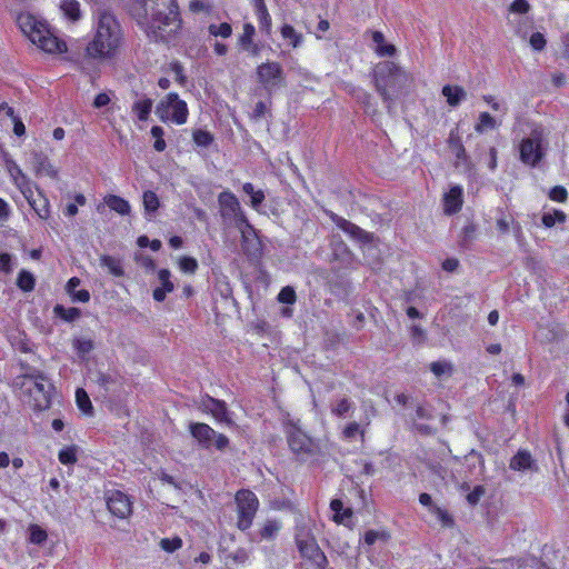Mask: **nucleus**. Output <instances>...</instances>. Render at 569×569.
Segmentation results:
<instances>
[{"mask_svg": "<svg viewBox=\"0 0 569 569\" xmlns=\"http://www.w3.org/2000/svg\"><path fill=\"white\" fill-rule=\"evenodd\" d=\"M328 214H329L331 221L339 229H341L343 232L349 234L352 239L358 240V241H369L370 240L369 234L366 231H363L361 228H359L358 226L351 223L350 221L346 220L342 217H339L338 214H336L333 212H329Z\"/></svg>", "mask_w": 569, "mask_h": 569, "instance_id": "obj_16", "label": "nucleus"}, {"mask_svg": "<svg viewBox=\"0 0 569 569\" xmlns=\"http://www.w3.org/2000/svg\"><path fill=\"white\" fill-rule=\"evenodd\" d=\"M238 228L241 233V246L246 253L252 254L259 249V241L256 236L253 228L249 224L247 219H242L238 223Z\"/></svg>", "mask_w": 569, "mask_h": 569, "instance_id": "obj_17", "label": "nucleus"}, {"mask_svg": "<svg viewBox=\"0 0 569 569\" xmlns=\"http://www.w3.org/2000/svg\"><path fill=\"white\" fill-rule=\"evenodd\" d=\"M350 409V403L347 399H341L336 407L332 409V412L338 417H343Z\"/></svg>", "mask_w": 569, "mask_h": 569, "instance_id": "obj_57", "label": "nucleus"}, {"mask_svg": "<svg viewBox=\"0 0 569 569\" xmlns=\"http://www.w3.org/2000/svg\"><path fill=\"white\" fill-rule=\"evenodd\" d=\"M259 83L269 92H273L284 86V72L280 63L268 61L257 67Z\"/></svg>", "mask_w": 569, "mask_h": 569, "instance_id": "obj_10", "label": "nucleus"}, {"mask_svg": "<svg viewBox=\"0 0 569 569\" xmlns=\"http://www.w3.org/2000/svg\"><path fill=\"white\" fill-rule=\"evenodd\" d=\"M254 9L260 29L266 33L271 31V17L263 0H254Z\"/></svg>", "mask_w": 569, "mask_h": 569, "instance_id": "obj_25", "label": "nucleus"}, {"mask_svg": "<svg viewBox=\"0 0 569 569\" xmlns=\"http://www.w3.org/2000/svg\"><path fill=\"white\" fill-rule=\"evenodd\" d=\"M19 191L22 193L24 199L30 202L31 200L36 199V196L38 194V190H40L36 183H33L30 179L26 180L24 182L17 186Z\"/></svg>", "mask_w": 569, "mask_h": 569, "instance_id": "obj_39", "label": "nucleus"}, {"mask_svg": "<svg viewBox=\"0 0 569 569\" xmlns=\"http://www.w3.org/2000/svg\"><path fill=\"white\" fill-rule=\"evenodd\" d=\"M131 13L154 41H169L181 28L178 6L173 0H136Z\"/></svg>", "mask_w": 569, "mask_h": 569, "instance_id": "obj_1", "label": "nucleus"}, {"mask_svg": "<svg viewBox=\"0 0 569 569\" xmlns=\"http://www.w3.org/2000/svg\"><path fill=\"white\" fill-rule=\"evenodd\" d=\"M71 298L73 301H79V302H88L89 299H90V293L88 290H77L74 291L73 293H70Z\"/></svg>", "mask_w": 569, "mask_h": 569, "instance_id": "obj_60", "label": "nucleus"}, {"mask_svg": "<svg viewBox=\"0 0 569 569\" xmlns=\"http://www.w3.org/2000/svg\"><path fill=\"white\" fill-rule=\"evenodd\" d=\"M104 202L111 210L118 212L119 214L127 216L131 211L130 203L119 196H107L104 198Z\"/></svg>", "mask_w": 569, "mask_h": 569, "instance_id": "obj_26", "label": "nucleus"}, {"mask_svg": "<svg viewBox=\"0 0 569 569\" xmlns=\"http://www.w3.org/2000/svg\"><path fill=\"white\" fill-rule=\"evenodd\" d=\"M331 510L335 512L333 520L338 523L345 522L348 518L351 517V509H343L342 501L335 499L330 503Z\"/></svg>", "mask_w": 569, "mask_h": 569, "instance_id": "obj_31", "label": "nucleus"}, {"mask_svg": "<svg viewBox=\"0 0 569 569\" xmlns=\"http://www.w3.org/2000/svg\"><path fill=\"white\" fill-rule=\"evenodd\" d=\"M510 469L515 471H537L538 467L530 452L519 450L509 462Z\"/></svg>", "mask_w": 569, "mask_h": 569, "instance_id": "obj_20", "label": "nucleus"}, {"mask_svg": "<svg viewBox=\"0 0 569 569\" xmlns=\"http://www.w3.org/2000/svg\"><path fill=\"white\" fill-rule=\"evenodd\" d=\"M278 300L282 303L292 305L296 302V292L291 287H284L278 295Z\"/></svg>", "mask_w": 569, "mask_h": 569, "instance_id": "obj_51", "label": "nucleus"}, {"mask_svg": "<svg viewBox=\"0 0 569 569\" xmlns=\"http://www.w3.org/2000/svg\"><path fill=\"white\" fill-rule=\"evenodd\" d=\"M170 278L171 272L168 269H160L158 271V280L160 282V286L154 288L152 292V297L156 301H163L167 295L174 290V284Z\"/></svg>", "mask_w": 569, "mask_h": 569, "instance_id": "obj_19", "label": "nucleus"}, {"mask_svg": "<svg viewBox=\"0 0 569 569\" xmlns=\"http://www.w3.org/2000/svg\"><path fill=\"white\" fill-rule=\"evenodd\" d=\"M77 451L78 448L76 446H70L61 449L59 451V461L62 465H74L77 462Z\"/></svg>", "mask_w": 569, "mask_h": 569, "instance_id": "obj_40", "label": "nucleus"}, {"mask_svg": "<svg viewBox=\"0 0 569 569\" xmlns=\"http://www.w3.org/2000/svg\"><path fill=\"white\" fill-rule=\"evenodd\" d=\"M189 10L193 13L209 12L210 6L203 2L202 0H190Z\"/></svg>", "mask_w": 569, "mask_h": 569, "instance_id": "obj_53", "label": "nucleus"}, {"mask_svg": "<svg viewBox=\"0 0 569 569\" xmlns=\"http://www.w3.org/2000/svg\"><path fill=\"white\" fill-rule=\"evenodd\" d=\"M430 370L437 378L450 377L453 366L449 361H435L430 365Z\"/></svg>", "mask_w": 569, "mask_h": 569, "instance_id": "obj_34", "label": "nucleus"}, {"mask_svg": "<svg viewBox=\"0 0 569 569\" xmlns=\"http://www.w3.org/2000/svg\"><path fill=\"white\" fill-rule=\"evenodd\" d=\"M108 510L119 519H127L132 513V500L122 491L111 490L106 493Z\"/></svg>", "mask_w": 569, "mask_h": 569, "instance_id": "obj_12", "label": "nucleus"}, {"mask_svg": "<svg viewBox=\"0 0 569 569\" xmlns=\"http://www.w3.org/2000/svg\"><path fill=\"white\" fill-rule=\"evenodd\" d=\"M100 262L102 267H106L111 274L114 277H121L123 274V269L121 267V263L118 259L111 257V256H101Z\"/></svg>", "mask_w": 569, "mask_h": 569, "instance_id": "obj_33", "label": "nucleus"}, {"mask_svg": "<svg viewBox=\"0 0 569 569\" xmlns=\"http://www.w3.org/2000/svg\"><path fill=\"white\" fill-rule=\"evenodd\" d=\"M280 529V522L276 520H267L260 530V537L266 540H271L278 535Z\"/></svg>", "mask_w": 569, "mask_h": 569, "instance_id": "obj_36", "label": "nucleus"}, {"mask_svg": "<svg viewBox=\"0 0 569 569\" xmlns=\"http://www.w3.org/2000/svg\"><path fill=\"white\" fill-rule=\"evenodd\" d=\"M54 312L67 321H73L80 317V310L77 308H63L62 306H56Z\"/></svg>", "mask_w": 569, "mask_h": 569, "instance_id": "obj_46", "label": "nucleus"}, {"mask_svg": "<svg viewBox=\"0 0 569 569\" xmlns=\"http://www.w3.org/2000/svg\"><path fill=\"white\" fill-rule=\"evenodd\" d=\"M159 545L164 551L173 552L182 547V540L179 537L163 538Z\"/></svg>", "mask_w": 569, "mask_h": 569, "instance_id": "obj_49", "label": "nucleus"}, {"mask_svg": "<svg viewBox=\"0 0 569 569\" xmlns=\"http://www.w3.org/2000/svg\"><path fill=\"white\" fill-rule=\"evenodd\" d=\"M218 203L222 218H234L238 219L239 222L242 221V219H246L241 211L240 203L232 192H221L218 197Z\"/></svg>", "mask_w": 569, "mask_h": 569, "instance_id": "obj_13", "label": "nucleus"}, {"mask_svg": "<svg viewBox=\"0 0 569 569\" xmlns=\"http://www.w3.org/2000/svg\"><path fill=\"white\" fill-rule=\"evenodd\" d=\"M288 442L291 450L296 453H311L315 450V443L302 430L292 428L289 432Z\"/></svg>", "mask_w": 569, "mask_h": 569, "instance_id": "obj_14", "label": "nucleus"}, {"mask_svg": "<svg viewBox=\"0 0 569 569\" xmlns=\"http://www.w3.org/2000/svg\"><path fill=\"white\" fill-rule=\"evenodd\" d=\"M373 80L377 92L390 110L397 98L408 93L413 77L396 62L383 61L376 66Z\"/></svg>", "mask_w": 569, "mask_h": 569, "instance_id": "obj_2", "label": "nucleus"}, {"mask_svg": "<svg viewBox=\"0 0 569 569\" xmlns=\"http://www.w3.org/2000/svg\"><path fill=\"white\" fill-rule=\"evenodd\" d=\"M29 541L34 545H42L47 538V531L38 525H31L29 527Z\"/></svg>", "mask_w": 569, "mask_h": 569, "instance_id": "obj_41", "label": "nucleus"}, {"mask_svg": "<svg viewBox=\"0 0 569 569\" xmlns=\"http://www.w3.org/2000/svg\"><path fill=\"white\" fill-rule=\"evenodd\" d=\"M389 539V535L386 531H376L369 530L365 533L363 540L367 545L371 546L376 541H387Z\"/></svg>", "mask_w": 569, "mask_h": 569, "instance_id": "obj_50", "label": "nucleus"}, {"mask_svg": "<svg viewBox=\"0 0 569 569\" xmlns=\"http://www.w3.org/2000/svg\"><path fill=\"white\" fill-rule=\"evenodd\" d=\"M192 139L199 147H208L213 141L212 134L209 131L201 129L193 131Z\"/></svg>", "mask_w": 569, "mask_h": 569, "instance_id": "obj_44", "label": "nucleus"}, {"mask_svg": "<svg viewBox=\"0 0 569 569\" xmlns=\"http://www.w3.org/2000/svg\"><path fill=\"white\" fill-rule=\"evenodd\" d=\"M180 270L184 273L193 274L198 269V262L192 257H181L178 261Z\"/></svg>", "mask_w": 569, "mask_h": 569, "instance_id": "obj_47", "label": "nucleus"}, {"mask_svg": "<svg viewBox=\"0 0 569 569\" xmlns=\"http://www.w3.org/2000/svg\"><path fill=\"white\" fill-rule=\"evenodd\" d=\"M549 198L557 202H565L567 200V190L561 186H556L550 190Z\"/></svg>", "mask_w": 569, "mask_h": 569, "instance_id": "obj_52", "label": "nucleus"}, {"mask_svg": "<svg viewBox=\"0 0 569 569\" xmlns=\"http://www.w3.org/2000/svg\"><path fill=\"white\" fill-rule=\"evenodd\" d=\"M143 207L148 212H154L160 206L158 196L153 191H146L143 193Z\"/></svg>", "mask_w": 569, "mask_h": 569, "instance_id": "obj_42", "label": "nucleus"}, {"mask_svg": "<svg viewBox=\"0 0 569 569\" xmlns=\"http://www.w3.org/2000/svg\"><path fill=\"white\" fill-rule=\"evenodd\" d=\"M430 512L437 518V520L443 527H451L452 526L453 520H452L451 516L445 509L436 506V507H432Z\"/></svg>", "mask_w": 569, "mask_h": 569, "instance_id": "obj_48", "label": "nucleus"}, {"mask_svg": "<svg viewBox=\"0 0 569 569\" xmlns=\"http://www.w3.org/2000/svg\"><path fill=\"white\" fill-rule=\"evenodd\" d=\"M442 94L446 97L448 104L451 107H457L467 97V92L463 88L450 84H447L442 88Z\"/></svg>", "mask_w": 569, "mask_h": 569, "instance_id": "obj_24", "label": "nucleus"}, {"mask_svg": "<svg viewBox=\"0 0 569 569\" xmlns=\"http://www.w3.org/2000/svg\"><path fill=\"white\" fill-rule=\"evenodd\" d=\"M24 386H27L31 399L30 403L34 409L44 410L49 408L53 391V386L49 380L41 375L31 376L26 378Z\"/></svg>", "mask_w": 569, "mask_h": 569, "instance_id": "obj_6", "label": "nucleus"}, {"mask_svg": "<svg viewBox=\"0 0 569 569\" xmlns=\"http://www.w3.org/2000/svg\"><path fill=\"white\" fill-rule=\"evenodd\" d=\"M60 10L71 21H78L81 18L80 3L77 0H61Z\"/></svg>", "mask_w": 569, "mask_h": 569, "instance_id": "obj_28", "label": "nucleus"}, {"mask_svg": "<svg viewBox=\"0 0 569 569\" xmlns=\"http://www.w3.org/2000/svg\"><path fill=\"white\" fill-rule=\"evenodd\" d=\"M208 32L212 37L227 39L232 34V27L228 22H222L219 24L211 23L208 27Z\"/></svg>", "mask_w": 569, "mask_h": 569, "instance_id": "obj_37", "label": "nucleus"}, {"mask_svg": "<svg viewBox=\"0 0 569 569\" xmlns=\"http://www.w3.org/2000/svg\"><path fill=\"white\" fill-rule=\"evenodd\" d=\"M520 160L530 167H536L545 156L542 131L535 129L530 137L521 140L519 146Z\"/></svg>", "mask_w": 569, "mask_h": 569, "instance_id": "obj_9", "label": "nucleus"}, {"mask_svg": "<svg viewBox=\"0 0 569 569\" xmlns=\"http://www.w3.org/2000/svg\"><path fill=\"white\" fill-rule=\"evenodd\" d=\"M254 34H256V29H254L253 24L250 22L244 23L242 33L238 40L239 44L244 50H250V48L252 47Z\"/></svg>", "mask_w": 569, "mask_h": 569, "instance_id": "obj_32", "label": "nucleus"}, {"mask_svg": "<svg viewBox=\"0 0 569 569\" xmlns=\"http://www.w3.org/2000/svg\"><path fill=\"white\" fill-rule=\"evenodd\" d=\"M7 170H8L9 176L16 187L29 179L23 173L21 168L12 160L7 161Z\"/></svg>", "mask_w": 569, "mask_h": 569, "instance_id": "obj_35", "label": "nucleus"}, {"mask_svg": "<svg viewBox=\"0 0 569 569\" xmlns=\"http://www.w3.org/2000/svg\"><path fill=\"white\" fill-rule=\"evenodd\" d=\"M74 347L79 353L87 355L92 350L93 345L91 340H77Z\"/></svg>", "mask_w": 569, "mask_h": 569, "instance_id": "obj_59", "label": "nucleus"}, {"mask_svg": "<svg viewBox=\"0 0 569 569\" xmlns=\"http://www.w3.org/2000/svg\"><path fill=\"white\" fill-rule=\"evenodd\" d=\"M530 46L535 50H542L543 47L546 46V40H545L543 34L540 32L532 33L530 37Z\"/></svg>", "mask_w": 569, "mask_h": 569, "instance_id": "obj_54", "label": "nucleus"}, {"mask_svg": "<svg viewBox=\"0 0 569 569\" xmlns=\"http://www.w3.org/2000/svg\"><path fill=\"white\" fill-rule=\"evenodd\" d=\"M266 111H267V107H266L264 102L259 101L258 103H256V107L253 109V117L262 118L264 116Z\"/></svg>", "mask_w": 569, "mask_h": 569, "instance_id": "obj_64", "label": "nucleus"}, {"mask_svg": "<svg viewBox=\"0 0 569 569\" xmlns=\"http://www.w3.org/2000/svg\"><path fill=\"white\" fill-rule=\"evenodd\" d=\"M372 41L375 43V51L380 57H392L396 53V47L386 43L385 36L380 31L372 32Z\"/></svg>", "mask_w": 569, "mask_h": 569, "instance_id": "obj_23", "label": "nucleus"}, {"mask_svg": "<svg viewBox=\"0 0 569 569\" xmlns=\"http://www.w3.org/2000/svg\"><path fill=\"white\" fill-rule=\"evenodd\" d=\"M297 546L301 557L309 560L315 567L322 568L327 562L326 556L317 545L313 537H310L307 533H298Z\"/></svg>", "mask_w": 569, "mask_h": 569, "instance_id": "obj_11", "label": "nucleus"}, {"mask_svg": "<svg viewBox=\"0 0 569 569\" xmlns=\"http://www.w3.org/2000/svg\"><path fill=\"white\" fill-rule=\"evenodd\" d=\"M359 432V425L357 422H351L349 423L345 430H343V436L347 438V439H351L353 438L357 433Z\"/></svg>", "mask_w": 569, "mask_h": 569, "instance_id": "obj_62", "label": "nucleus"}, {"mask_svg": "<svg viewBox=\"0 0 569 569\" xmlns=\"http://www.w3.org/2000/svg\"><path fill=\"white\" fill-rule=\"evenodd\" d=\"M201 407L206 412L212 415L217 421L224 422L227 425L232 423L224 402L213 398H207L202 401Z\"/></svg>", "mask_w": 569, "mask_h": 569, "instance_id": "obj_18", "label": "nucleus"}, {"mask_svg": "<svg viewBox=\"0 0 569 569\" xmlns=\"http://www.w3.org/2000/svg\"><path fill=\"white\" fill-rule=\"evenodd\" d=\"M76 401L78 408L86 415L92 413V405L88 393L83 389H78L76 391Z\"/></svg>", "mask_w": 569, "mask_h": 569, "instance_id": "obj_38", "label": "nucleus"}, {"mask_svg": "<svg viewBox=\"0 0 569 569\" xmlns=\"http://www.w3.org/2000/svg\"><path fill=\"white\" fill-rule=\"evenodd\" d=\"M189 431L199 446L204 449L214 446L218 450H223L229 445V439L224 435L218 433L207 423L190 422Z\"/></svg>", "mask_w": 569, "mask_h": 569, "instance_id": "obj_7", "label": "nucleus"}, {"mask_svg": "<svg viewBox=\"0 0 569 569\" xmlns=\"http://www.w3.org/2000/svg\"><path fill=\"white\" fill-rule=\"evenodd\" d=\"M154 112L162 122L177 126L184 124L189 116L187 102L176 92L166 94L156 106Z\"/></svg>", "mask_w": 569, "mask_h": 569, "instance_id": "obj_5", "label": "nucleus"}, {"mask_svg": "<svg viewBox=\"0 0 569 569\" xmlns=\"http://www.w3.org/2000/svg\"><path fill=\"white\" fill-rule=\"evenodd\" d=\"M152 100L149 98H142L133 102L132 112L137 116L140 121H146L152 109Z\"/></svg>", "mask_w": 569, "mask_h": 569, "instance_id": "obj_29", "label": "nucleus"}, {"mask_svg": "<svg viewBox=\"0 0 569 569\" xmlns=\"http://www.w3.org/2000/svg\"><path fill=\"white\" fill-rule=\"evenodd\" d=\"M32 168L36 176H48L52 179L58 178V169L41 153H34Z\"/></svg>", "mask_w": 569, "mask_h": 569, "instance_id": "obj_21", "label": "nucleus"}, {"mask_svg": "<svg viewBox=\"0 0 569 569\" xmlns=\"http://www.w3.org/2000/svg\"><path fill=\"white\" fill-rule=\"evenodd\" d=\"M513 221V219L511 217H508V216H501L500 218H498L497 220V229L501 232V233H506L509 231V228H510V224L511 222Z\"/></svg>", "mask_w": 569, "mask_h": 569, "instance_id": "obj_58", "label": "nucleus"}, {"mask_svg": "<svg viewBox=\"0 0 569 569\" xmlns=\"http://www.w3.org/2000/svg\"><path fill=\"white\" fill-rule=\"evenodd\" d=\"M29 206L34 210L36 214L41 220H47L50 217V202L42 190H38L36 199L28 202Z\"/></svg>", "mask_w": 569, "mask_h": 569, "instance_id": "obj_22", "label": "nucleus"}, {"mask_svg": "<svg viewBox=\"0 0 569 569\" xmlns=\"http://www.w3.org/2000/svg\"><path fill=\"white\" fill-rule=\"evenodd\" d=\"M264 200V193L262 190H257L256 193H253V196L251 197V207L256 210L259 209L260 204L263 202Z\"/></svg>", "mask_w": 569, "mask_h": 569, "instance_id": "obj_61", "label": "nucleus"}, {"mask_svg": "<svg viewBox=\"0 0 569 569\" xmlns=\"http://www.w3.org/2000/svg\"><path fill=\"white\" fill-rule=\"evenodd\" d=\"M565 220H566V214L560 210H556L552 213H545L542 216V223L547 228H551L557 223H562V222H565Z\"/></svg>", "mask_w": 569, "mask_h": 569, "instance_id": "obj_43", "label": "nucleus"}, {"mask_svg": "<svg viewBox=\"0 0 569 569\" xmlns=\"http://www.w3.org/2000/svg\"><path fill=\"white\" fill-rule=\"evenodd\" d=\"M463 204V189L460 186H452L443 194L442 206L443 212L448 216L457 213L461 210Z\"/></svg>", "mask_w": 569, "mask_h": 569, "instance_id": "obj_15", "label": "nucleus"}, {"mask_svg": "<svg viewBox=\"0 0 569 569\" xmlns=\"http://www.w3.org/2000/svg\"><path fill=\"white\" fill-rule=\"evenodd\" d=\"M110 102V98L107 93H99L93 101L96 108H102Z\"/></svg>", "mask_w": 569, "mask_h": 569, "instance_id": "obj_63", "label": "nucleus"}, {"mask_svg": "<svg viewBox=\"0 0 569 569\" xmlns=\"http://www.w3.org/2000/svg\"><path fill=\"white\" fill-rule=\"evenodd\" d=\"M498 127L497 121L488 112H481L478 118V122L475 126V130L478 133H483L488 130L496 129Z\"/></svg>", "mask_w": 569, "mask_h": 569, "instance_id": "obj_30", "label": "nucleus"}, {"mask_svg": "<svg viewBox=\"0 0 569 569\" xmlns=\"http://www.w3.org/2000/svg\"><path fill=\"white\" fill-rule=\"evenodd\" d=\"M483 495L485 489L481 486H477L470 493H468L467 500L470 505H477Z\"/></svg>", "mask_w": 569, "mask_h": 569, "instance_id": "obj_55", "label": "nucleus"}, {"mask_svg": "<svg viewBox=\"0 0 569 569\" xmlns=\"http://www.w3.org/2000/svg\"><path fill=\"white\" fill-rule=\"evenodd\" d=\"M238 522L240 530H246L252 525V520L259 507L257 496L249 490H240L236 493Z\"/></svg>", "mask_w": 569, "mask_h": 569, "instance_id": "obj_8", "label": "nucleus"}, {"mask_svg": "<svg viewBox=\"0 0 569 569\" xmlns=\"http://www.w3.org/2000/svg\"><path fill=\"white\" fill-rule=\"evenodd\" d=\"M121 43L120 26L113 16L102 13L99 16L96 32L87 46V54L92 59L112 58Z\"/></svg>", "mask_w": 569, "mask_h": 569, "instance_id": "obj_3", "label": "nucleus"}, {"mask_svg": "<svg viewBox=\"0 0 569 569\" xmlns=\"http://www.w3.org/2000/svg\"><path fill=\"white\" fill-rule=\"evenodd\" d=\"M281 37L284 40L289 41V44L297 49L302 46L303 43V36L302 33L298 32L290 24H283L280 29Z\"/></svg>", "mask_w": 569, "mask_h": 569, "instance_id": "obj_27", "label": "nucleus"}, {"mask_svg": "<svg viewBox=\"0 0 569 569\" xmlns=\"http://www.w3.org/2000/svg\"><path fill=\"white\" fill-rule=\"evenodd\" d=\"M17 22L29 40L42 51L50 54L67 52L68 46L66 41L58 38L44 21L30 13H21L18 16Z\"/></svg>", "mask_w": 569, "mask_h": 569, "instance_id": "obj_4", "label": "nucleus"}, {"mask_svg": "<svg viewBox=\"0 0 569 569\" xmlns=\"http://www.w3.org/2000/svg\"><path fill=\"white\" fill-rule=\"evenodd\" d=\"M17 283L23 291H31L34 287V278L28 271H21L18 276Z\"/></svg>", "mask_w": 569, "mask_h": 569, "instance_id": "obj_45", "label": "nucleus"}, {"mask_svg": "<svg viewBox=\"0 0 569 569\" xmlns=\"http://www.w3.org/2000/svg\"><path fill=\"white\" fill-rule=\"evenodd\" d=\"M529 9L530 6L526 0H515L510 6V10L516 13H527Z\"/></svg>", "mask_w": 569, "mask_h": 569, "instance_id": "obj_56", "label": "nucleus"}]
</instances>
